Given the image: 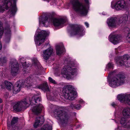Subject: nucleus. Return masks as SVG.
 <instances>
[{
    "label": "nucleus",
    "mask_w": 130,
    "mask_h": 130,
    "mask_svg": "<svg viewBox=\"0 0 130 130\" xmlns=\"http://www.w3.org/2000/svg\"><path fill=\"white\" fill-rule=\"evenodd\" d=\"M41 101V97L37 95H35L32 97L31 101L29 97H27L20 102H15L13 108L15 110L19 111L21 110L24 107L29 106V104L32 105V104H34V102L38 103Z\"/></svg>",
    "instance_id": "f257e3e1"
},
{
    "label": "nucleus",
    "mask_w": 130,
    "mask_h": 130,
    "mask_svg": "<svg viewBox=\"0 0 130 130\" xmlns=\"http://www.w3.org/2000/svg\"><path fill=\"white\" fill-rule=\"evenodd\" d=\"M66 19H57L53 18L49 14L47 13L46 15L40 18V24L42 23L45 27H47L49 23L52 22L53 25L55 26H59L62 27V25L66 22Z\"/></svg>",
    "instance_id": "f03ea898"
},
{
    "label": "nucleus",
    "mask_w": 130,
    "mask_h": 130,
    "mask_svg": "<svg viewBox=\"0 0 130 130\" xmlns=\"http://www.w3.org/2000/svg\"><path fill=\"white\" fill-rule=\"evenodd\" d=\"M88 5L87 6L80 3L78 0H71L70 3L72 5L74 10L83 15H86L87 13L89 8V1L88 0H84Z\"/></svg>",
    "instance_id": "7ed1b4c3"
},
{
    "label": "nucleus",
    "mask_w": 130,
    "mask_h": 130,
    "mask_svg": "<svg viewBox=\"0 0 130 130\" xmlns=\"http://www.w3.org/2000/svg\"><path fill=\"white\" fill-rule=\"evenodd\" d=\"M36 84L35 80L33 79L31 77H28L26 79L25 82L24 83L22 82L21 84L17 82L13 87V93L16 94L20 91L21 87H24L25 86V87L28 88Z\"/></svg>",
    "instance_id": "20e7f679"
},
{
    "label": "nucleus",
    "mask_w": 130,
    "mask_h": 130,
    "mask_svg": "<svg viewBox=\"0 0 130 130\" xmlns=\"http://www.w3.org/2000/svg\"><path fill=\"white\" fill-rule=\"evenodd\" d=\"M125 77L121 74H119L113 77L109 83V86L113 88L117 87L124 84L125 82Z\"/></svg>",
    "instance_id": "39448f33"
},
{
    "label": "nucleus",
    "mask_w": 130,
    "mask_h": 130,
    "mask_svg": "<svg viewBox=\"0 0 130 130\" xmlns=\"http://www.w3.org/2000/svg\"><path fill=\"white\" fill-rule=\"evenodd\" d=\"M15 0H3L2 2L3 7L0 5V12H3L5 10L4 9H9L12 15L14 14L17 11V8L15 4H12V2L13 1L14 2Z\"/></svg>",
    "instance_id": "423d86ee"
},
{
    "label": "nucleus",
    "mask_w": 130,
    "mask_h": 130,
    "mask_svg": "<svg viewBox=\"0 0 130 130\" xmlns=\"http://www.w3.org/2000/svg\"><path fill=\"white\" fill-rule=\"evenodd\" d=\"M77 70L74 67L65 66L62 70L61 73L63 76L68 79H72L76 75Z\"/></svg>",
    "instance_id": "0eeeda50"
},
{
    "label": "nucleus",
    "mask_w": 130,
    "mask_h": 130,
    "mask_svg": "<svg viewBox=\"0 0 130 130\" xmlns=\"http://www.w3.org/2000/svg\"><path fill=\"white\" fill-rule=\"evenodd\" d=\"M2 23L0 21V38H1L4 32L6 38V41L8 42L7 39L9 40L11 35L10 26L9 24L6 23L4 26V29L2 26Z\"/></svg>",
    "instance_id": "6e6552de"
},
{
    "label": "nucleus",
    "mask_w": 130,
    "mask_h": 130,
    "mask_svg": "<svg viewBox=\"0 0 130 130\" xmlns=\"http://www.w3.org/2000/svg\"><path fill=\"white\" fill-rule=\"evenodd\" d=\"M63 92L64 93V97L66 99L73 100L77 96V93L73 90L71 85L68 86L63 90Z\"/></svg>",
    "instance_id": "1a4fd4ad"
},
{
    "label": "nucleus",
    "mask_w": 130,
    "mask_h": 130,
    "mask_svg": "<svg viewBox=\"0 0 130 130\" xmlns=\"http://www.w3.org/2000/svg\"><path fill=\"white\" fill-rule=\"evenodd\" d=\"M55 113L57 116L58 119L62 124H66L69 121V117L67 113L61 110H57L55 111Z\"/></svg>",
    "instance_id": "9d476101"
},
{
    "label": "nucleus",
    "mask_w": 130,
    "mask_h": 130,
    "mask_svg": "<svg viewBox=\"0 0 130 130\" xmlns=\"http://www.w3.org/2000/svg\"><path fill=\"white\" fill-rule=\"evenodd\" d=\"M48 33L46 31L42 30L39 32L36 36H35V43L39 45L43 43Z\"/></svg>",
    "instance_id": "9b49d317"
},
{
    "label": "nucleus",
    "mask_w": 130,
    "mask_h": 130,
    "mask_svg": "<svg viewBox=\"0 0 130 130\" xmlns=\"http://www.w3.org/2000/svg\"><path fill=\"white\" fill-rule=\"evenodd\" d=\"M70 26L72 30L71 33V35H79L80 36H82V32L83 29L82 26L77 24H71Z\"/></svg>",
    "instance_id": "f8f14e48"
},
{
    "label": "nucleus",
    "mask_w": 130,
    "mask_h": 130,
    "mask_svg": "<svg viewBox=\"0 0 130 130\" xmlns=\"http://www.w3.org/2000/svg\"><path fill=\"white\" fill-rule=\"evenodd\" d=\"M112 8L117 11L122 10L126 7V4L124 0H120L116 2L113 5L111 4Z\"/></svg>",
    "instance_id": "ddd939ff"
},
{
    "label": "nucleus",
    "mask_w": 130,
    "mask_h": 130,
    "mask_svg": "<svg viewBox=\"0 0 130 130\" xmlns=\"http://www.w3.org/2000/svg\"><path fill=\"white\" fill-rule=\"evenodd\" d=\"M116 63L121 66L124 65L126 67H130V60L127 55H124L122 59L120 58L116 61Z\"/></svg>",
    "instance_id": "4468645a"
},
{
    "label": "nucleus",
    "mask_w": 130,
    "mask_h": 130,
    "mask_svg": "<svg viewBox=\"0 0 130 130\" xmlns=\"http://www.w3.org/2000/svg\"><path fill=\"white\" fill-rule=\"evenodd\" d=\"M117 98L121 102L130 105V94H119L118 95Z\"/></svg>",
    "instance_id": "2eb2a0df"
},
{
    "label": "nucleus",
    "mask_w": 130,
    "mask_h": 130,
    "mask_svg": "<svg viewBox=\"0 0 130 130\" xmlns=\"http://www.w3.org/2000/svg\"><path fill=\"white\" fill-rule=\"evenodd\" d=\"M109 41L114 44H116L121 41V38L119 36L111 33L109 37Z\"/></svg>",
    "instance_id": "dca6fc26"
},
{
    "label": "nucleus",
    "mask_w": 130,
    "mask_h": 130,
    "mask_svg": "<svg viewBox=\"0 0 130 130\" xmlns=\"http://www.w3.org/2000/svg\"><path fill=\"white\" fill-rule=\"evenodd\" d=\"M19 64L16 62H12L11 63V73L13 76L16 75L19 72Z\"/></svg>",
    "instance_id": "f3484780"
},
{
    "label": "nucleus",
    "mask_w": 130,
    "mask_h": 130,
    "mask_svg": "<svg viewBox=\"0 0 130 130\" xmlns=\"http://www.w3.org/2000/svg\"><path fill=\"white\" fill-rule=\"evenodd\" d=\"M53 52V49L51 47H50L46 50H43L42 55L44 59L45 60H47L51 56Z\"/></svg>",
    "instance_id": "a211bd4d"
},
{
    "label": "nucleus",
    "mask_w": 130,
    "mask_h": 130,
    "mask_svg": "<svg viewBox=\"0 0 130 130\" xmlns=\"http://www.w3.org/2000/svg\"><path fill=\"white\" fill-rule=\"evenodd\" d=\"M116 120L119 121L120 124L124 126V127L130 128V120L126 122V120L123 117L121 118L119 116L116 117Z\"/></svg>",
    "instance_id": "6ab92c4d"
},
{
    "label": "nucleus",
    "mask_w": 130,
    "mask_h": 130,
    "mask_svg": "<svg viewBox=\"0 0 130 130\" xmlns=\"http://www.w3.org/2000/svg\"><path fill=\"white\" fill-rule=\"evenodd\" d=\"M44 118L43 116L37 118L34 124V127L36 128L42 125L44 121Z\"/></svg>",
    "instance_id": "aec40b11"
},
{
    "label": "nucleus",
    "mask_w": 130,
    "mask_h": 130,
    "mask_svg": "<svg viewBox=\"0 0 130 130\" xmlns=\"http://www.w3.org/2000/svg\"><path fill=\"white\" fill-rule=\"evenodd\" d=\"M116 18H111L107 19V23L109 27H114L116 26Z\"/></svg>",
    "instance_id": "412c9836"
},
{
    "label": "nucleus",
    "mask_w": 130,
    "mask_h": 130,
    "mask_svg": "<svg viewBox=\"0 0 130 130\" xmlns=\"http://www.w3.org/2000/svg\"><path fill=\"white\" fill-rule=\"evenodd\" d=\"M42 107L43 106L42 104H39L38 106H36L32 107L31 110L33 112L37 114L41 112Z\"/></svg>",
    "instance_id": "4be33fe9"
},
{
    "label": "nucleus",
    "mask_w": 130,
    "mask_h": 130,
    "mask_svg": "<svg viewBox=\"0 0 130 130\" xmlns=\"http://www.w3.org/2000/svg\"><path fill=\"white\" fill-rule=\"evenodd\" d=\"M122 114L124 117L126 118H130V108L128 107L124 108L122 110Z\"/></svg>",
    "instance_id": "5701e85b"
},
{
    "label": "nucleus",
    "mask_w": 130,
    "mask_h": 130,
    "mask_svg": "<svg viewBox=\"0 0 130 130\" xmlns=\"http://www.w3.org/2000/svg\"><path fill=\"white\" fill-rule=\"evenodd\" d=\"M56 53L58 55H60L64 52V48L62 46L57 45L56 47Z\"/></svg>",
    "instance_id": "b1692460"
},
{
    "label": "nucleus",
    "mask_w": 130,
    "mask_h": 130,
    "mask_svg": "<svg viewBox=\"0 0 130 130\" xmlns=\"http://www.w3.org/2000/svg\"><path fill=\"white\" fill-rule=\"evenodd\" d=\"M128 19V16L127 15H124L120 17L119 21L118 24L119 25L120 23L123 22H125L127 21Z\"/></svg>",
    "instance_id": "393cba45"
},
{
    "label": "nucleus",
    "mask_w": 130,
    "mask_h": 130,
    "mask_svg": "<svg viewBox=\"0 0 130 130\" xmlns=\"http://www.w3.org/2000/svg\"><path fill=\"white\" fill-rule=\"evenodd\" d=\"M18 118L15 117H14L12 120L11 122V125L9 124H8V126L9 127H10L11 126L13 127V126L17 122Z\"/></svg>",
    "instance_id": "a878e982"
},
{
    "label": "nucleus",
    "mask_w": 130,
    "mask_h": 130,
    "mask_svg": "<svg viewBox=\"0 0 130 130\" xmlns=\"http://www.w3.org/2000/svg\"><path fill=\"white\" fill-rule=\"evenodd\" d=\"M52 126L47 124L44 125L41 128V130H52Z\"/></svg>",
    "instance_id": "bb28decb"
},
{
    "label": "nucleus",
    "mask_w": 130,
    "mask_h": 130,
    "mask_svg": "<svg viewBox=\"0 0 130 130\" xmlns=\"http://www.w3.org/2000/svg\"><path fill=\"white\" fill-rule=\"evenodd\" d=\"M33 62L34 65L36 67L39 69L41 68V66L38 61L36 59H33Z\"/></svg>",
    "instance_id": "cd10ccee"
},
{
    "label": "nucleus",
    "mask_w": 130,
    "mask_h": 130,
    "mask_svg": "<svg viewBox=\"0 0 130 130\" xmlns=\"http://www.w3.org/2000/svg\"><path fill=\"white\" fill-rule=\"evenodd\" d=\"M4 84L6 88L9 90L11 89L12 84L9 82L7 81H5L4 82Z\"/></svg>",
    "instance_id": "c85d7f7f"
},
{
    "label": "nucleus",
    "mask_w": 130,
    "mask_h": 130,
    "mask_svg": "<svg viewBox=\"0 0 130 130\" xmlns=\"http://www.w3.org/2000/svg\"><path fill=\"white\" fill-rule=\"evenodd\" d=\"M39 88L44 91H49L48 86V85L46 84L41 85L39 87Z\"/></svg>",
    "instance_id": "c756f323"
},
{
    "label": "nucleus",
    "mask_w": 130,
    "mask_h": 130,
    "mask_svg": "<svg viewBox=\"0 0 130 130\" xmlns=\"http://www.w3.org/2000/svg\"><path fill=\"white\" fill-rule=\"evenodd\" d=\"M0 61L1 62L0 65L2 66L3 63L6 62V58L3 56H2V57H1V56L0 55Z\"/></svg>",
    "instance_id": "7c9ffc66"
},
{
    "label": "nucleus",
    "mask_w": 130,
    "mask_h": 130,
    "mask_svg": "<svg viewBox=\"0 0 130 130\" xmlns=\"http://www.w3.org/2000/svg\"><path fill=\"white\" fill-rule=\"evenodd\" d=\"M20 63H21L22 64L23 66L26 67V63L24 61V59L23 58H20Z\"/></svg>",
    "instance_id": "2f4dec72"
},
{
    "label": "nucleus",
    "mask_w": 130,
    "mask_h": 130,
    "mask_svg": "<svg viewBox=\"0 0 130 130\" xmlns=\"http://www.w3.org/2000/svg\"><path fill=\"white\" fill-rule=\"evenodd\" d=\"M113 67V64L111 63H109L106 67V69H112Z\"/></svg>",
    "instance_id": "473e14b6"
},
{
    "label": "nucleus",
    "mask_w": 130,
    "mask_h": 130,
    "mask_svg": "<svg viewBox=\"0 0 130 130\" xmlns=\"http://www.w3.org/2000/svg\"><path fill=\"white\" fill-rule=\"evenodd\" d=\"M48 79L49 81L52 83L54 84H56L57 83L55 80L50 77H48Z\"/></svg>",
    "instance_id": "72a5a7b5"
},
{
    "label": "nucleus",
    "mask_w": 130,
    "mask_h": 130,
    "mask_svg": "<svg viewBox=\"0 0 130 130\" xmlns=\"http://www.w3.org/2000/svg\"><path fill=\"white\" fill-rule=\"evenodd\" d=\"M127 39L128 42L130 43V33H129L127 35Z\"/></svg>",
    "instance_id": "f704fd0d"
},
{
    "label": "nucleus",
    "mask_w": 130,
    "mask_h": 130,
    "mask_svg": "<svg viewBox=\"0 0 130 130\" xmlns=\"http://www.w3.org/2000/svg\"><path fill=\"white\" fill-rule=\"evenodd\" d=\"M76 105L73 104H71L70 106V107L72 109H74L76 108Z\"/></svg>",
    "instance_id": "c9c22d12"
},
{
    "label": "nucleus",
    "mask_w": 130,
    "mask_h": 130,
    "mask_svg": "<svg viewBox=\"0 0 130 130\" xmlns=\"http://www.w3.org/2000/svg\"><path fill=\"white\" fill-rule=\"evenodd\" d=\"M81 108V106L79 105H76V108L77 109H79Z\"/></svg>",
    "instance_id": "e433bc0d"
},
{
    "label": "nucleus",
    "mask_w": 130,
    "mask_h": 130,
    "mask_svg": "<svg viewBox=\"0 0 130 130\" xmlns=\"http://www.w3.org/2000/svg\"><path fill=\"white\" fill-rule=\"evenodd\" d=\"M115 130H122V129L121 127H118Z\"/></svg>",
    "instance_id": "4c0bfd02"
},
{
    "label": "nucleus",
    "mask_w": 130,
    "mask_h": 130,
    "mask_svg": "<svg viewBox=\"0 0 130 130\" xmlns=\"http://www.w3.org/2000/svg\"><path fill=\"white\" fill-rule=\"evenodd\" d=\"M85 24L86 26H87V27H88L89 26V24L88 23L85 22Z\"/></svg>",
    "instance_id": "58836bf2"
},
{
    "label": "nucleus",
    "mask_w": 130,
    "mask_h": 130,
    "mask_svg": "<svg viewBox=\"0 0 130 130\" xmlns=\"http://www.w3.org/2000/svg\"><path fill=\"white\" fill-rule=\"evenodd\" d=\"M112 106L114 107H115L116 105V104L114 103H113L111 104Z\"/></svg>",
    "instance_id": "ea45409f"
},
{
    "label": "nucleus",
    "mask_w": 130,
    "mask_h": 130,
    "mask_svg": "<svg viewBox=\"0 0 130 130\" xmlns=\"http://www.w3.org/2000/svg\"><path fill=\"white\" fill-rule=\"evenodd\" d=\"M114 72H110L109 74V75L113 74Z\"/></svg>",
    "instance_id": "a19ab883"
},
{
    "label": "nucleus",
    "mask_w": 130,
    "mask_h": 130,
    "mask_svg": "<svg viewBox=\"0 0 130 130\" xmlns=\"http://www.w3.org/2000/svg\"><path fill=\"white\" fill-rule=\"evenodd\" d=\"M83 102V101L82 100H80L79 101V102L80 103H81L82 102Z\"/></svg>",
    "instance_id": "79ce46f5"
},
{
    "label": "nucleus",
    "mask_w": 130,
    "mask_h": 130,
    "mask_svg": "<svg viewBox=\"0 0 130 130\" xmlns=\"http://www.w3.org/2000/svg\"><path fill=\"white\" fill-rule=\"evenodd\" d=\"M2 46L1 44V42H0V50L2 49Z\"/></svg>",
    "instance_id": "37998d69"
},
{
    "label": "nucleus",
    "mask_w": 130,
    "mask_h": 130,
    "mask_svg": "<svg viewBox=\"0 0 130 130\" xmlns=\"http://www.w3.org/2000/svg\"><path fill=\"white\" fill-rule=\"evenodd\" d=\"M2 102V100L1 99H0V103Z\"/></svg>",
    "instance_id": "c03bdc74"
},
{
    "label": "nucleus",
    "mask_w": 130,
    "mask_h": 130,
    "mask_svg": "<svg viewBox=\"0 0 130 130\" xmlns=\"http://www.w3.org/2000/svg\"><path fill=\"white\" fill-rule=\"evenodd\" d=\"M41 75V74L40 73H39L38 74H37L38 75Z\"/></svg>",
    "instance_id": "a18cd8bd"
},
{
    "label": "nucleus",
    "mask_w": 130,
    "mask_h": 130,
    "mask_svg": "<svg viewBox=\"0 0 130 130\" xmlns=\"http://www.w3.org/2000/svg\"><path fill=\"white\" fill-rule=\"evenodd\" d=\"M44 0V1H48V2H49V1H48V0Z\"/></svg>",
    "instance_id": "49530a36"
},
{
    "label": "nucleus",
    "mask_w": 130,
    "mask_h": 130,
    "mask_svg": "<svg viewBox=\"0 0 130 130\" xmlns=\"http://www.w3.org/2000/svg\"><path fill=\"white\" fill-rule=\"evenodd\" d=\"M116 121V123H118V121L117 122V121Z\"/></svg>",
    "instance_id": "de8ad7c7"
},
{
    "label": "nucleus",
    "mask_w": 130,
    "mask_h": 130,
    "mask_svg": "<svg viewBox=\"0 0 130 130\" xmlns=\"http://www.w3.org/2000/svg\"><path fill=\"white\" fill-rule=\"evenodd\" d=\"M16 127L17 129H18V127L17 126H16Z\"/></svg>",
    "instance_id": "09e8293b"
},
{
    "label": "nucleus",
    "mask_w": 130,
    "mask_h": 130,
    "mask_svg": "<svg viewBox=\"0 0 130 130\" xmlns=\"http://www.w3.org/2000/svg\"><path fill=\"white\" fill-rule=\"evenodd\" d=\"M130 1V0H129Z\"/></svg>",
    "instance_id": "8fccbe9b"
}]
</instances>
